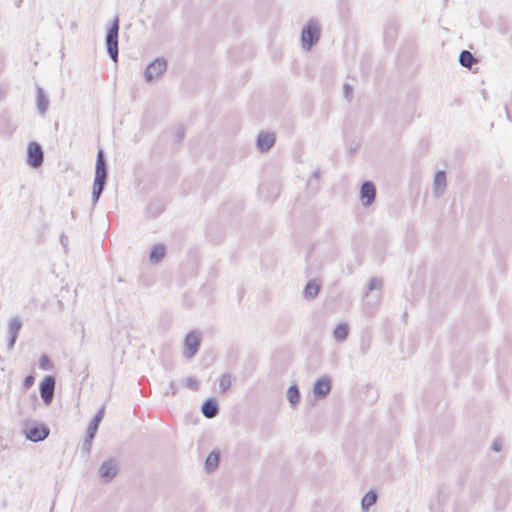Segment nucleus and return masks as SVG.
Listing matches in <instances>:
<instances>
[{
  "instance_id": "b1692460",
  "label": "nucleus",
  "mask_w": 512,
  "mask_h": 512,
  "mask_svg": "<svg viewBox=\"0 0 512 512\" xmlns=\"http://www.w3.org/2000/svg\"><path fill=\"white\" fill-rule=\"evenodd\" d=\"M378 498V494L375 490H369L364 494L361 500V508L364 512L368 511L373 506Z\"/></svg>"
},
{
  "instance_id": "4c0bfd02",
  "label": "nucleus",
  "mask_w": 512,
  "mask_h": 512,
  "mask_svg": "<svg viewBox=\"0 0 512 512\" xmlns=\"http://www.w3.org/2000/svg\"><path fill=\"white\" fill-rule=\"evenodd\" d=\"M60 242H61V245H62L64 248H66V247H67V245H68V237H67L66 235L62 234V235L60 236Z\"/></svg>"
},
{
  "instance_id": "7c9ffc66",
  "label": "nucleus",
  "mask_w": 512,
  "mask_h": 512,
  "mask_svg": "<svg viewBox=\"0 0 512 512\" xmlns=\"http://www.w3.org/2000/svg\"><path fill=\"white\" fill-rule=\"evenodd\" d=\"M343 93H344V97L347 99V100H351L352 97H353V88L350 84L348 83H345L343 85Z\"/></svg>"
},
{
  "instance_id": "9b49d317",
  "label": "nucleus",
  "mask_w": 512,
  "mask_h": 512,
  "mask_svg": "<svg viewBox=\"0 0 512 512\" xmlns=\"http://www.w3.org/2000/svg\"><path fill=\"white\" fill-rule=\"evenodd\" d=\"M360 200L364 207H370L376 198V186L370 181L366 180L360 187Z\"/></svg>"
},
{
  "instance_id": "ea45409f",
  "label": "nucleus",
  "mask_w": 512,
  "mask_h": 512,
  "mask_svg": "<svg viewBox=\"0 0 512 512\" xmlns=\"http://www.w3.org/2000/svg\"><path fill=\"white\" fill-rule=\"evenodd\" d=\"M70 215H71V218H72V219H75V218H76L75 212H74L73 210H71Z\"/></svg>"
},
{
  "instance_id": "cd10ccee",
  "label": "nucleus",
  "mask_w": 512,
  "mask_h": 512,
  "mask_svg": "<svg viewBox=\"0 0 512 512\" xmlns=\"http://www.w3.org/2000/svg\"><path fill=\"white\" fill-rule=\"evenodd\" d=\"M39 367L42 370L50 371L53 369V363L48 355L42 354L39 358Z\"/></svg>"
},
{
  "instance_id": "ddd939ff",
  "label": "nucleus",
  "mask_w": 512,
  "mask_h": 512,
  "mask_svg": "<svg viewBox=\"0 0 512 512\" xmlns=\"http://www.w3.org/2000/svg\"><path fill=\"white\" fill-rule=\"evenodd\" d=\"M276 142L274 133L268 131H261L256 138V147L262 152L266 153L271 150Z\"/></svg>"
},
{
  "instance_id": "c756f323",
  "label": "nucleus",
  "mask_w": 512,
  "mask_h": 512,
  "mask_svg": "<svg viewBox=\"0 0 512 512\" xmlns=\"http://www.w3.org/2000/svg\"><path fill=\"white\" fill-rule=\"evenodd\" d=\"M185 385L187 388L193 390V391H196L198 390L199 388V382L196 378L194 377H188L186 378L185 380Z\"/></svg>"
},
{
  "instance_id": "e433bc0d",
  "label": "nucleus",
  "mask_w": 512,
  "mask_h": 512,
  "mask_svg": "<svg viewBox=\"0 0 512 512\" xmlns=\"http://www.w3.org/2000/svg\"><path fill=\"white\" fill-rule=\"evenodd\" d=\"M96 434L95 432L93 431H90V430H86V436H85V439L90 441V442H93L94 438L96 437Z\"/></svg>"
},
{
  "instance_id": "423d86ee",
  "label": "nucleus",
  "mask_w": 512,
  "mask_h": 512,
  "mask_svg": "<svg viewBox=\"0 0 512 512\" xmlns=\"http://www.w3.org/2000/svg\"><path fill=\"white\" fill-rule=\"evenodd\" d=\"M56 379L53 375H46L39 383V393L44 404L49 406L54 398Z\"/></svg>"
},
{
  "instance_id": "79ce46f5",
  "label": "nucleus",
  "mask_w": 512,
  "mask_h": 512,
  "mask_svg": "<svg viewBox=\"0 0 512 512\" xmlns=\"http://www.w3.org/2000/svg\"><path fill=\"white\" fill-rule=\"evenodd\" d=\"M263 189H264V187H263V186H261V187L259 188V192H260V194H262V193H263Z\"/></svg>"
},
{
  "instance_id": "2eb2a0df",
  "label": "nucleus",
  "mask_w": 512,
  "mask_h": 512,
  "mask_svg": "<svg viewBox=\"0 0 512 512\" xmlns=\"http://www.w3.org/2000/svg\"><path fill=\"white\" fill-rule=\"evenodd\" d=\"M21 327H22V322H21L20 318H18V317H13L9 321L8 330H9L10 336H9L8 344H7V347L9 350L13 349V347L16 343V340L18 338L19 332L21 330Z\"/></svg>"
},
{
  "instance_id": "473e14b6",
  "label": "nucleus",
  "mask_w": 512,
  "mask_h": 512,
  "mask_svg": "<svg viewBox=\"0 0 512 512\" xmlns=\"http://www.w3.org/2000/svg\"><path fill=\"white\" fill-rule=\"evenodd\" d=\"M35 382V377L32 374L27 375L23 380V386L26 389H29L33 386Z\"/></svg>"
},
{
  "instance_id": "c85d7f7f",
  "label": "nucleus",
  "mask_w": 512,
  "mask_h": 512,
  "mask_svg": "<svg viewBox=\"0 0 512 512\" xmlns=\"http://www.w3.org/2000/svg\"><path fill=\"white\" fill-rule=\"evenodd\" d=\"M382 285H383V282H382V280L380 278L373 277L368 282L367 291L371 292L373 290L381 289Z\"/></svg>"
},
{
  "instance_id": "20e7f679",
  "label": "nucleus",
  "mask_w": 512,
  "mask_h": 512,
  "mask_svg": "<svg viewBox=\"0 0 512 512\" xmlns=\"http://www.w3.org/2000/svg\"><path fill=\"white\" fill-rule=\"evenodd\" d=\"M167 69V61L163 57H157L151 61L144 70V78L146 82H152L161 76Z\"/></svg>"
},
{
  "instance_id": "bb28decb",
  "label": "nucleus",
  "mask_w": 512,
  "mask_h": 512,
  "mask_svg": "<svg viewBox=\"0 0 512 512\" xmlns=\"http://www.w3.org/2000/svg\"><path fill=\"white\" fill-rule=\"evenodd\" d=\"M232 381H233V377L230 374H228V373L223 374L219 380L220 392L225 393L226 391H228L232 385Z\"/></svg>"
},
{
  "instance_id": "7ed1b4c3",
  "label": "nucleus",
  "mask_w": 512,
  "mask_h": 512,
  "mask_svg": "<svg viewBox=\"0 0 512 512\" xmlns=\"http://www.w3.org/2000/svg\"><path fill=\"white\" fill-rule=\"evenodd\" d=\"M23 433L27 440L33 443L44 441L50 434V428L43 423L25 421Z\"/></svg>"
},
{
  "instance_id": "6ab92c4d",
  "label": "nucleus",
  "mask_w": 512,
  "mask_h": 512,
  "mask_svg": "<svg viewBox=\"0 0 512 512\" xmlns=\"http://www.w3.org/2000/svg\"><path fill=\"white\" fill-rule=\"evenodd\" d=\"M320 286V283H318L315 279L309 280L303 290V297L306 300H312L316 298L319 293Z\"/></svg>"
},
{
  "instance_id": "9d476101",
  "label": "nucleus",
  "mask_w": 512,
  "mask_h": 512,
  "mask_svg": "<svg viewBox=\"0 0 512 512\" xmlns=\"http://www.w3.org/2000/svg\"><path fill=\"white\" fill-rule=\"evenodd\" d=\"M332 389V380L328 375L318 378L313 385L314 397L318 400L325 399Z\"/></svg>"
},
{
  "instance_id": "37998d69",
  "label": "nucleus",
  "mask_w": 512,
  "mask_h": 512,
  "mask_svg": "<svg viewBox=\"0 0 512 512\" xmlns=\"http://www.w3.org/2000/svg\"><path fill=\"white\" fill-rule=\"evenodd\" d=\"M505 111L507 113V117L509 118V112H508V108L507 107H505Z\"/></svg>"
},
{
  "instance_id": "a19ab883",
  "label": "nucleus",
  "mask_w": 512,
  "mask_h": 512,
  "mask_svg": "<svg viewBox=\"0 0 512 512\" xmlns=\"http://www.w3.org/2000/svg\"><path fill=\"white\" fill-rule=\"evenodd\" d=\"M22 1H23V0H17V2H16V6H17V7H19Z\"/></svg>"
},
{
  "instance_id": "dca6fc26",
  "label": "nucleus",
  "mask_w": 512,
  "mask_h": 512,
  "mask_svg": "<svg viewBox=\"0 0 512 512\" xmlns=\"http://www.w3.org/2000/svg\"><path fill=\"white\" fill-rule=\"evenodd\" d=\"M446 172L444 170H439L434 175L433 180V193L436 197H439L443 194L446 188Z\"/></svg>"
},
{
  "instance_id": "a878e982",
  "label": "nucleus",
  "mask_w": 512,
  "mask_h": 512,
  "mask_svg": "<svg viewBox=\"0 0 512 512\" xmlns=\"http://www.w3.org/2000/svg\"><path fill=\"white\" fill-rule=\"evenodd\" d=\"M106 185L102 183L93 182L91 200L92 204L96 205L99 198L101 197Z\"/></svg>"
},
{
  "instance_id": "4468645a",
  "label": "nucleus",
  "mask_w": 512,
  "mask_h": 512,
  "mask_svg": "<svg viewBox=\"0 0 512 512\" xmlns=\"http://www.w3.org/2000/svg\"><path fill=\"white\" fill-rule=\"evenodd\" d=\"M220 408L216 398H207L201 405V413L207 419H212L219 414Z\"/></svg>"
},
{
  "instance_id": "c9c22d12",
  "label": "nucleus",
  "mask_w": 512,
  "mask_h": 512,
  "mask_svg": "<svg viewBox=\"0 0 512 512\" xmlns=\"http://www.w3.org/2000/svg\"><path fill=\"white\" fill-rule=\"evenodd\" d=\"M491 449L495 452H500L502 449V443L499 440H494Z\"/></svg>"
},
{
  "instance_id": "f03ea898",
  "label": "nucleus",
  "mask_w": 512,
  "mask_h": 512,
  "mask_svg": "<svg viewBox=\"0 0 512 512\" xmlns=\"http://www.w3.org/2000/svg\"><path fill=\"white\" fill-rule=\"evenodd\" d=\"M321 28L317 20L310 19L301 31L302 47L310 50L319 40Z\"/></svg>"
},
{
  "instance_id": "f3484780",
  "label": "nucleus",
  "mask_w": 512,
  "mask_h": 512,
  "mask_svg": "<svg viewBox=\"0 0 512 512\" xmlns=\"http://www.w3.org/2000/svg\"><path fill=\"white\" fill-rule=\"evenodd\" d=\"M165 255L166 246L163 243H158L152 246L149 252V260L154 264H158L164 259Z\"/></svg>"
},
{
  "instance_id": "a211bd4d",
  "label": "nucleus",
  "mask_w": 512,
  "mask_h": 512,
  "mask_svg": "<svg viewBox=\"0 0 512 512\" xmlns=\"http://www.w3.org/2000/svg\"><path fill=\"white\" fill-rule=\"evenodd\" d=\"M221 453L219 450H213L205 459V470L207 473L213 472L219 465Z\"/></svg>"
},
{
  "instance_id": "aec40b11",
  "label": "nucleus",
  "mask_w": 512,
  "mask_h": 512,
  "mask_svg": "<svg viewBox=\"0 0 512 512\" xmlns=\"http://www.w3.org/2000/svg\"><path fill=\"white\" fill-rule=\"evenodd\" d=\"M459 63L461 66L472 69L474 64L478 63V59L468 50H462L459 54Z\"/></svg>"
},
{
  "instance_id": "58836bf2",
  "label": "nucleus",
  "mask_w": 512,
  "mask_h": 512,
  "mask_svg": "<svg viewBox=\"0 0 512 512\" xmlns=\"http://www.w3.org/2000/svg\"><path fill=\"white\" fill-rule=\"evenodd\" d=\"M319 177H320V170H319V169H317V170H315V171L312 173V178H314V179L318 180V179H319Z\"/></svg>"
},
{
  "instance_id": "393cba45",
  "label": "nucleus",
  "mask_w": 512,
  "mask_h": 512,
  "mask_svg": "<svg viewBox=\"0 0 512 512\" xmlns=\"http://www.w3.org/2000/svg\"><path fill=\"white\" fill-rule=\"evenodd\" d=\"M104 413H105V407L102 406L100 409H98L96 414L91 419L87 429L97 433L99 425H100L101 421L103 420Z\"/></svg>"
},
{
  "instance_id": "f8f14e48",
  "label": "nucleus",
  "mask_w": 512,
  "mask_h": 512,
  "mask_svg": "<svg viewBox=\"0 0 512 512\" xmlns=\"http://www.w3.org/2000/svg\"><path fill=\"white\" fill-rule=\"evenodd\" d=\"M398 29L399 22L396 19L390 18L386 21L384 25L383 37L384 43L387 47H390L395 43L398 34Z\"/></svg>"
},
{
  "instance_id": "72a5a7b5",
  "label": "nucleus",
  "mask_w": 512,
  "mask_h": 512,
  "mask_svg": "<svg viewBox=\"0 0 512 512\" xmlns=\"http://www.w3.org/2000/svg\"><path fill=\"white\" fill-rule=\"evenodd\" d=\"M178 392L177 386L174 381H170L169 388L165 392V395L171 394L172 396H175Z\"/></svg>"
},
{
  "instance_id": "5701e85b",
  "label": "nucleus",
  "mask_w": 512,
  "mask_h": 512,
  "mask_svg": "<svg viewBox=\"0 0 512 512\" xmlns=\"http://www.w3.org/2000/svg\"><path fill=\"white\" fill-rule=\"evenodd\" d=\"M349 335V326L347 323L341 322L337 324L333 330V337L337 342H343Z\"/></svg>"
},
{
  "instance_id": "0eeeda50",
  "label": "nucleus",
  "mask_w": 512,
  "mask_h": 512,
  "mask_svg": "<svg viewBox=\"0 0 512 512\" xmlns=\"http://www.w3.org/2000/svg\"><path fill=\"white\" fill-rule=\"evenodd\" d=\"M108 178V164L106 160L105 153L102 149H99L96 156V164H95V175L94 181L97 183L107 184Z\"/></svg>"
},
{
  "instance_id": "412c9836",
  "label": "nucleus",
  "mask_w": 512,
  "mask_h": 512,
  "mask_svg": "<svg viewBox=\"0 0 512 512\" xmlns=\"http://www.w3.org/2000/svg\"><path fill=\"white\" fill-rule=\"evenodd\" d=\"M37 109L41 115H44L49 106V99L41 87H37Z\"/></svg>"
},
{
  "instance_id": "4be33fe9",
  "label": "nucleus",
  "mask_w": 512,
  "mask_h": 512,
  "mask_svg": "<svg viewBox=\"0 0 512 512\" xmlns=\"http://www.w3.org/2000/svg\"><path fill=\"white\" fill-rule=\"evenodd\" d=\"M301 399V393L297 384H291L287 389V400L292 408H295Z\"/></svg>"
},
{
  "instance_id": "2f4dec72",
  "label": "nucleus",
  "mask_w": 512,
  "mask_h": 512,
  "mask_svg": "<svg viewBox=\"0 0 512 512\" xmlns=\"http://www.w3.org/2000/svg\"><path fill=\"white\" fill-rule=\"evenodd\" d=\"M91 448H92V442L84 439L83 444L81 446V453L88 456L91 452Z\"/></svg>"
},
{
  "instance_id": "1a4fd4ad",
  "label": "nucleus",
  "mask_w": 512,
  "mask_h": 512,
  "mask_svg": "<svg viewBox=\"0 0 512 512\" xmlns=\"http://www.w3.org/2000/svg\"><path fill=\"white\" fill-rule=\"evenodd\" d=\"M118 474L117 460L109 458L102 462L99 467L100 479L103 483L111 482Z\"/></svg>"
},
{
  "instance_id": "f704fd0d",
  "label": "nucleus",
  "mask_w": 512,
  "mask_h": 512,
  "mask_svg": "<svg viewBox=\"0 0 512 512\" xmlns=\"http://www.w3.org/2000/svg\"><path fill=\"white\" fill-rule=\"evenodd\" d=\"M184 136H185L184 128H183V127H179V128H177V130L175 131L176 141H177V142L182 141V139L184 138Z\"/></svg>"
},
{
  "instance_id": "39448f33",
  "label": "nucleus",
  "mask_w": 512,
  "mask_h": 512,
  "mask_svg": "<svg viewBox=\"0 0 512 512\" xmlns=\"http://www.w3.org/2000/svg\"><path fill=\"white\" fill-rule=\"evenodd\" d=\"M200 345L201 335L195 330L188 332L184 338V357L193 358L198 353Z\"/></svg>"
},
{
  "instance_id": "f257e3e1",
  "label": "nucleus",
  "mask_w": 512,
  "mask_h": 512,
  "mask_svg": "<svg viewBox=\"0 0 512 512\" xmlns=\"http://www.w3.org/2000/svg\"><path fill=\"white\" fill-rule=\"evenodd\" d=\"M119 29H120L119 18H118V16H116L113 19V21L111 22L110 26L107 28L106 35H105V46H106L107 54L109 55L110 59L114 63H117L118 57H119V46H118Z\"/></svg>"
},
{
  "instance_id": "6e6552de",
  "label": "nucleus",
  "mask_w": 512,
  "mask_h": 512,
  "mask_svg": "<svg viewBox=\"0 0 512 512\" xmlns=\"http://www.w3.org/2000/svg\"><path fill=\"white\" fill-rule=\"evenodd\" d=\"M44 161V151L42 146L36 142L31 141L27 147V163L34 168L42 165Z\"/></svg>"
}]
</instances>
